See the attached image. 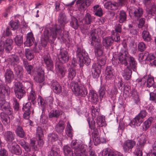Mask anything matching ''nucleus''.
I'll return each instance as SVG.
<instances>
[{
	"mask_svg": "<svg viewBox=\"0 0 156 156\" xmlns=\"http://www.w3.org/2000/svg\"><path fill=\"white\" fill-rule=\"evenodd\" d=\"M89 96L90 100L92 103L96 104L98 101V95L94 90L90 89Z\"/></svg>",
	"mask_w": 156,
	"mask_h": 156,
	"instance_id": "393cba45",
	"label": "nucleus"
},
{
	"mask_svg": "<svg viewBox=\"0 0 156 156\" xmlns=\"http://www.w3.org/2000/svg\"><path fill=\"white\" fill-rule=\"evenodd\" d=\"M37 101L38 103L40 104L42 106V110H44V108L46 106V103L45 101V100H44L40 96H39L38 97Z\"/></svg>",
	"mask_w": 156,
	"mask_h": 156,
	"instance_id": "052dcab7",
	"label": "nucleus"
},
{
	"mask_svg": "<svg viewBox=\"0 0 156 156\" xmlns=\"http://www.w3.org/2000/svg\"><path fill=\"white\" fill-rule=\"evenodd\" d=\"M14 92L17 98L20 99L26 94V91L22 83L18 82L15 83L14 87Z\"/></svg>",
	"mask_w": 156,
	"mask_h": 156,
	"instance_id": "f8f14e48",
	"label": "nucleus"
},
{
	"mask_svg": "<svg viewBox=\"0 0 156 156\" xmlns=\"http://www.w3.org/2000/svg\"><path fill=\"white\" fill-rule=\"evenodd\" d=\"M143 122V120L136 115L132 120H131L129 125L133 128L136 126H139Z\"/></svg>",
	"mask_w": 156,
	"mask_h": 156,
	"instance_id": "b1692460",
	"label": "nucleus"
},
{
	"mask_svg": "<svg viewBox=\"0 0 156 156\" xmlns=\"http://www.w3.org/2000/svg\"><path fill=\"white\" fill-rule=\"evenodd\" d=\"M63 152L65 156H73V153L70 147L67 145L63 147Z\"/></svg>",
	"mask_w": 156,
	"mask_h": 156,
	"instance_id": "79ce46f5",
	"label": "nucleus"
},
{
	"mask_svg": "<svg viewBox=\"0 0 156 156\" xmlns=\"http://www.w3.org/2000/svg\"><path fill=\"white\" fill-rule=\"evenodd\" d=\"M101 35L100 29H93L90 32V37L91 39V44L92 45L94 44L95 52L96 55L99 56H101L103 53V48L101 44L100 40L98 38V36Z\"/></svg>",
	"mask_w": 156,
	"mask_h": 156,
	"instance_id": "20e7f679",
	"label": "nucleus"
},
{
	"mask_svg": "<svg viewBox=\"0 0 156 156\" xmlns=\"http://www.w3.org/2000/svg\"><path fill=\"white\" fill-rule=\"evenodd\" d=\"M25 55L29 60H31L33 59L34 57V51L33 50L29 49H26Z\"/></svg>",
	"mask_w": 156,
	"mask_h": 156,
	"instance_id": "ea45409f",
	"label": "nucleus"
},
{
	"mask_svg": "<svg viewBox=\"0 0 156 156\" xmlns=\"http://www.w3.org/2000/svg\"><path fill=\"white\" fill-rule=\"evenodd\" d=\"M58 21L61 26L55 25L52 28H46L45 29L44 34L41 38V42L43 47H45L48 42L51 44H53L57 37L62 39L63 41H66L68 39V43H70L71 39L69 37L68 32L64 31L63 34H62L61 27H63L67 23L66 16L63 12L59 14Z\"/></svg>",
	"mask_w": 156,
	"mask_h": 156,
	"instance_id": "f257e3e1",
	"label": "nucleus"
},
{
	"mask_svg": "<svg viewBox=\"0 0 156 156\" xmlns=\"http://www.w3.org/2000/svg\"><path fill=\"white\" fill-rule=\"evenodd\" d=\"M118 62L115 63V61L113 60L112 63L113 64L116 65L118 63H120L122 65H124L125 66L127 65V60H129V67L134 72H136L137 70V63L135 60L134 58L133 57L130 56L126 48L124 46L122 48L120 52L118 54Z\"/></svg>",
	"mask_w": 156,
	"mask_h": 156,
	"instance_id": "f03ea898",
	"label": "nucleus"
},
{
	"mask_svg": "<svg viewBox=\"0 0 156 156\" xmlns=\"http://www.w3.org/2000/svg\"><path fill=\"white\" fill-rule=\"evenodd\" d=\"M12 149L15 154L16 155H19L21 154V150L18 144L13 146Z\"/></svg>",
	"mask_w": 156,
	"mask_h": 156,
	"instance_id": "13d9d810",
	"label": "nucleus"
},
{
	"mask_svg": "<svg viewBox=\"0 0 156 156\" xmlns=\"http://www.w3.org/2000/svg\"><path fill=\"white\" fill-rule=\"evenodd\" d=\"M15 133L17 135L21 138L24 136L25 133L22 127L18 126L15 131Z\"/></svg>",
	"mask_w": 156,
	"mask_h": 156,
	"instance_id": "49530a36",
	"label": "nucleus"
},
{
	"mask_svg": "<svg viewBox=\"0 0 156 156\" xmlns=\"http://www.w3.org/2000/svg\"><path fill=\"white\" fill-rule=\"evenodd\" d=\"M8 61L11 65L13 67L17 66L19 62V60L17 55H13L8 58Z\"/></svg>",
	"mask_w": 156,
	"mask_h": 156,
	"instance_id": "2f4dec72",
	"label": "nucleus"
},
{
	"mask_svg": "<svg viewBox=\"0 0 156 156\" xmlns=\"http://www.w3.org/2000/svg\"><path fill=\"white\" fill-rule=\"evenodd\" d=\"M14 68V71H15L16 74L18 76L22 74L23 71V69L22 66L20 65H18V64L16 66L13 67Z\"/></svg>",
	"mask_w": 156,
	"mask_h": 156,
	"instance_id": "603ef678",
	"label": "nucleus"
},
{
	"mask_svg": "<svg viewBox=\"0 0 156 156\" xmlns=\"http://www.w3.org/2000/svg\"><path fill=\"white\" fill-rule=\"evenodd\" d=\"M105 78L107 80H111L115 77V73L113 69L111 66L107 67L105 71Z\"/></svg>",
	"mask_w": 156,
	"mask_h": 156,
	"instance_id": "a211bd4d",
	"label": "nucleus"
},
{
	"mask_svg": "<svg viewBox=\"0 0 156 156\" xmlns=\"http://www.w3.org/2000/svg\"><path fill=\"white\" fill-rule=\"evenodd\" d=\"M94 11L95 15L101 17L103 15L102 10L98 5H95L94 7Z\"/></svg>",
	"mask_w": 156,
	"mask_h": 156,
	"instance_id": "a18cd8bd",
	"label": "nucleus"
},
{
	"mask_svg": "<svg viewBox=\"0 0 156 156\" xmlns=\"http://www.w3.org/2000/svg\"><path fill=\"white\" fill-rule=\"evenodd\" d=\"M131 96L132 99L136 104L138 105L140 104V99L139 96L137 92L135 90H132L131 93Z\"/></svg>",
	"mask_w": 156,
	"mask_h": 156,
	"instance_id": "f704fd0d",
	"label": "nucleus"
},
{
	"mask_svg": "<svg viewBox=\"0 0 156 156\" xmlns=\"http://www.w3.org/2000/svg\"><path fill=\"white\" fill-rule=\"evenodd\" d=\"M31 106V103L30 102L27 103L25 105H24L22 109L24 112L23 115V118L26 119L30 118V108Z\"/></svg>",
	"mask_w": 156,
	"mask_h": 156,
	"instance_id": "6ab92c4d",
	"label": "nucleus"
},
{
	"mask_svg": "<svg viewBox=\"0 0 156 156\" xmlns=\"http://www.w3.org/2000/svg\"><path fill=\"white\" fill-rule=\"evenodd\" d=\"M19 144L23 147L27 152L30 151V147L28 144L26 143L23 139H21L19 141Z\"/></svg>",
	"mask_w": 156,
	"mask_h": 156,
	"instance_id": "c03bdc74",
	"label": "nucleus"
},
{
	"mask_svg": "<svg viewBox=\"0 0 156 156\" xmlns=\"http://www.w3.org/2000/svg\"><path fill=\"white\" fill-rule=\"evenodd\" d=\"M91 0H77L76 4L79 10L84 12L91 3Z\"/></svg>",
	"mask_w": 156,
	"mask_h": 156,
	"instance_id": "4468645a",
	"label": "nucleus"
},
{
	"mask_svg": "<svg viewBox=\"0 0 156 156\" xmlns=\"http://www.w3.org/2000/svg\"><path fill=\"white\" fill-rule=\"evenodd\" d=\"M36 135L38 137H44L43 130L40 127H38L36 129Z\"/></svg>",
	"mask_w": 156,
	"mask_h": 156,
	"instance_id": "e2e57ef3",
	"label": "nucleus"
},
{
	"mask_svg": "<svg viewBox=\"0 0 156 156\" xmlns=\"http://www.w3.org/2000/svg\"><path fill=\"white\" fill-rule=\"evenodd\" d=\"M147 11L148 15H151L156 17V5H153L151 8L147 9Z\"/></svg>",
	"mask_w": 156,
	"mask_h": 156,
	"instance_id": "8fccbe9b",
	"label": "nucleus"
},
{
	"mask_svg": "<svg viewBox=\"0 0 156 156\" xmlns=\"http://www.w3.org/2000/svg\"><path fill=\"white\" fill-rule=\"evenodd\" d=\"M9 93L10 89L8 86L0 85V109L10 115L12 113V109L9 103L4 99L5 96L8 95Z\"/></svg>",
	"mask_w": 156,
	"mask_h": 156,
	"instance_id": "7ed1b4c3",
	"label": "nucleus"
},
{
	"mask_svg": "<svg viewBox=\"0 0 156 156\" xmlns=\"http://www.w3.org/2000/svg\"><path fill=\"white\" fill-rule=\"evenodd\" d=\"M71 147L74 150L73 156H88L87 146L83 144L81 141L73 140L71 144Z\"/></svg>",
	"mask_w": 156,
	"mask_h": 156,
	"instance_id": "39448f33",
	"label": "nucleus"
},
{
	"mask_svg": "<svg viewBox=\"0 0 156 156\" xmlns=\"http://www.w3.org/2000/svg\"><path fill=\"white\" fill-rule=\"evenodd\" d=\"M8 115L4 112H2L0 115L1 120L3 124L6 126H9L10 122L9 118Z\"/></svg>",
	"mask_w": 156,
	"mask_h": 156,
	"instance_id": "473e14b6",
	"label": "nucleus"
},
{
	"mask_svg": "<svg viewBox=\"0 0 156 156\" xmlns=\"http://www.w3.org/2000/svg\"><path fill=\"white\" fill-rule=\"evenodd\" d=\"M68 71V78L69 80H72L76 75L75 69L73 67H71L70 68H69Z\"/></svg>",
	"mask_w": 156,
	"mask_h": 156,
	"instance_id": "09e8293b",
	"label": "nucleus"
},
{
	"mask_svg": "<svg viewBox=\"0 0 156 156\" xmlns=\"http://www.w3.org/2000/svg\"><path fill=\"white\" fill-rule=\"evenodd\" d=\"M12 39L9 38H7L4 42H2L4 44L5 49L7 52H10L12 50Z\"/></svg>",
	"mask_w": 156,
	"mask_h": 156,
	"instance_id": "bb28decb",
	"label": "nucleus"
},
{
	"mask_svg": "<svg viewBox=\"0 0 156 156\" xmlns=\"http://www.w3.org/2000/svg\"><path fill=\"white\" fill-rule=\"evenodd\" d=\"M129 30L130 33L132 35H136L137 34V32L136 30L134 28L132 24H129L128 25Z\"/></svg>",
	"mask_w": 156,
	"mask_h": 156,
	"instance_id": "680f3d73",
	"label": "nucleus"
},
{
	"mask_svg": "<svg viewBox=\"0 0 156 156\" xmlns=\"http://www.w3.org/2000/svg\"><path fill=\"white\" fill-rule=\"evenodd\" d=\"M70 25L75 29L78 28L79 25L77 19L75 17L73 16L71 17V21L70 23Z\"/></svg>",
	"mask_w": 156,
	"mask_h": 156,
	"instance_id": "864d4df0",
	"label": "nucleus"
},
{
	"mask_svg": "<svg viewBox=\"0 0 156 156\" xmlns=\"http://www.w3.org/2000/svg\"><path fill=\"white\" fill-rule=\"evenodd\" d=\"M142 36L143 39L145 41L148 42L150 41L151 39V36L148 31L147 30H144L143 31Z\"/></svg>",
	"mask_w": 156,
	"mask_h": 156,
	"instance_id": "37998d69",
	"label": "nucleus"
},
{
	"mask_svg": "<svg viewBox=\"0 0 156 156\" xmlns=\"http://www.w3.org/2000/svg\"><path fill=\"white\" fill-rule=\"evenodd\" d=\"M97 122L99 126L101 127L106 125L104 117L102 116H99L97 117Z\"/></svg>",
	"mask_w": 156,
	"mask_h": 156,
	"instance_id": "de8ad7c7",
	"label": "nucleus"
},
{
	"mask_svg": "<svg viewBox=\"0 0 156 156\" xmlns=\"http://www.w3.org/2000/svg\"><path fill=\"white\" fill-rule=\"evenodd\" d=\"M44 72L41 69H39L37 73V74L34 76V79L35 81L38 83H41L44 80Z\"/></svg>",
	"mask_w": 156,
	"mask_h": 156,
	"instance_id": "412c9836",
	"label": "nucleus"
},
{
	"mask_svg": "<svg viewBox=\"0 0 156 156\" xmlns=\"http://www.w3.org/2000/svg\"><path fill=\"white\" fill-rule=\"evenodd\" d=\"M146 141V138L145 136H143L140 138L137 144V146L136 147L133 152L135 156H142V150L145 144Z\"/></svg>",
	"mask_w": 156,
	"mask_h": 156,
	"instance_id": "ddd939ff",
	"label": "nucleus"
},
{
	"mask_svg": "<svg viewBox=\"0 0 156 156\" xmlns=\"http://www.w3.org/2000/svg\"><path fill=\"white\" fill-rule=\"evenodd\" d=\"M5 140L7 142H11L14 139L15 134L14 133L10 131H7L4 134Z\"/></svg>",
	"mask_w": 156,
	"mask_h": 156,
	"instance_id": "c85d7f7f",
	"label": "nucleus"
},
{
	"mask_svg": "<svg viewBox=\"0 0 156 156\" xmlns=\"http://www.w3.org/2000/svg\"><path fill=\"white\" fill-rule=\"evenodd\" d=\"M23 64L28 73L30 75H31V71L33 69L32 65H29L27 61L26 60H23Z\"/></svg>",
	"mask_w": 156,
	"mask_h": 156,
	"instance_id": "6e6d98bb",
	"label": "nucleus"
},
{
	"mask_svg": "<svg viewBox=\"0 0 156 156\" xmlns=\"http://www.w3.org/2000/svg\"><path fill=\"white\" fill-rule=\"evenodd\" d=\"M76 55L77 61L80 62V67L83 66V64L88 66L90 63L91 60L89 58L88 54L84 49L78 48L76 52Z\"/></svg>",
	"mask_w": 156,
	"mask_h": 156,
	"instance_id": "1a4fd4ad",
	"label": "nucleus"
},
{
	"mask_svg": "<svg viewBox=\"0 0 156 156\" xmlns=\"http://www.w3.org/2000/svg\"><path fill=\"white\" fill-rule=\"evenodd\" d=\"M118 4L115 2L108 1L105 3L104 6L108 9L115 10L118 7Z\"/></svg>",
	"mask_w": 156,
	"mask_h": 156,
	"instance_id": "5701e85b",
	"label": "nucleus"
},
{
	"mask_svg": "<svg viewBox=\"0 0 156 156\" xmlns=\"http://www.w3.org/2000/svg\"><path fill=\"white\" fill-rule=\"evenodd\" d=\"M66 133L67 136L72 139L73 136V130L69 122H68L66 129Z\"/></svg>",
	"mask_w": 156,
	"mask_h": 156,
	"instance_id": "58836bf2",
	"label": "nucleus"
},
{
	"mask_svg": "<svg viewBox=\"0 0 156 156\" xmlns=\"http://www.w3.org/2000/svg\"><path fill=\"white\" fill-rule=\"evenodd\" d=\"M51 87L53 92L56 94H59L62 91V87L55 80L51 81Z\"/></svg>",
	"mask_w": 156,
	"mask_h": 156,
	"instance_id": "aec40b11",
	"label": "nucleus"
},
{
	"mask_svg": "<svg viewBox=\"0 0 156 156\" xmlns=\"http://www.w3.org/2000/svg\"><path fill=\"white\" fill-rule=\"evenodd\" d=\"M59 61L62 63L67 62L69 58L68 52L66 50H61L58 55Z\"/></svg>",
	"mask_w": 156,
	"mask_h": 156,
	"instance_id": "f3484780",
	"label": "nucleus"
},
{
	"mask_svg": "<svg viewBox=\"0 0 156 156\" xmlns=\"http://www.w3.org/2000/svg\"><path fill=\"white\" fill-rule=\"evenodd\" d=\"M63 112L60 109H56L52 110L49 113V117L50 118H58L61 115Z\"/></svg>",
	"mask_w": 156,
	"mask_h": 156,
	"instance_id": "7c9ffc66",
	"label": "nucleus"
},
{
	"mask_svg": "<svg viewBox=\"0 0 156 156\" xmlns=\"http://www.w3.org/2000/svg\"><path fill=\"white\" fill-rule=\"evenodd\" d=\"M127 10L131 18L135 20H138L143 14V9L139 7L131 6L127 7Z\"/></svg>",
	"mask_w": 156,
	"mask_h": 156,
	"instance_id": "9b49d317",
	"label": "nucleus"
},
{
	"mask_svg": "<svg viewBox=\"0 0 156 156\" xmlns=\"http://www.w3.org/2000/svg\"><path fill=\"white\" fill-rule=\"evenodd\" d=\"M56 71L57 74L58 76L63 77L65 75L66 70L63 67L58 66V67L56 68Z\"/></svg>",
	"mask_w": 156,
	"mask_h": 156,
	"instance_id": "a19ab883",
	"label": "nucleus"
},
{
	"mask_svg": "<svg viewBox=\"0 0 156 156\" xmlns=\"http://www.w3.org/2000/svg\"><path fill=\"white\" fill-rule=\"evenodd\" d=\"M154 121V119L153 118L151 117L149 118L143 123L141 126L142 130L144 132L146 131L149 129Z\"/></svg>",
	"mask_w": 156,
	"mask_h": 156,
	"instance_id": "4be33fe9",
	"label": "nucleus"
},
{
	"mask_svg": "<svg viewBox=\"0 0 156 156\" xmlns=\"http://www.w3.org/2000/svg\"><path fill=\"white\" fill-rule=\"evenodd\" d=\"M135 144L136 142L133 140H125L122 145L124 151L129 153L131 151Z\"/></svg>",
	"mask_w": 156,
	"mask_h": 156,
	"instance_id": "2eb2a0df",
	"label": "nucleus"
},
{
	"mask_svg": "<svg viewBox=\"0 0 156 156\" xmlns=\"http://www.w3.org/2000/svg\"><path fill=\"white\" fill-rule=\"evenodd\" d=\"M72 90L76 96L85 97L88 93L87 89L84 86L78 83L72 81L70 84Z\"/></svg>",
	"mask_w": 156,
	"mask_h": 156,
	"instance_id": "0eeeda50",
	"label": "nucleus"
},
{
	"mask_svg": "<svg viewBox=\"0 0 156 156\" xmlns=\"http://www.w3.org/2000/svg\"><path fill=\"white\" fill-rule=\"evenodd\" d=\"M122 74V76L125 80H128L131 76L132 70L130 68L127 66L126 68L123 71Z\"/></svg>",
	"mask_w": 156,
	"mask_h": 156,
	"instance_id": "c9c22d12",
	"label": "nucleus"
},
{
	"mask_svg": "<svg viewBox=\"0 0 156 156\" xmlns=\"http://www.w3.org/2000/svg\"><path fill=\"white\" fill-rule=\"evenodd\" d=\"M84 23L87 24H90L92 20L91 16L90 14L88 13H87L84 18Z\"/></svg>",
	"mask_w": 156,
	"mask_h": 156,
	"instance_id": "4d7b16f0",
	"label": "nucleus"
},
{
	"mask_svg": "<svg viewBox=\"0 0 156 156\" xmlns=\"http://www.w3.org/2000/svg\"><path fill=\"white\" fill-rule=\"evenodd\" d=\"M16 44L18 46H20L23 43V37L22 35H17L14 38Z\"/></svg>",
	"mask_w": 156,
	"mask_h": 156,
	"instance_id": "3c124183",
	"label": "nucleus"
},
{
	"mask_svg": "<svg viewBox=\"0 0 156 156\" xmlns=\"http://www.w3.org/2000/svg\"><path fill=\"white\" fill-rule=\"evenodd\" d=\"M105 89L104 87L102 86L100 87L99 91L100 99L101 100L105 97Z\"/></svg>",
	"mask_w": 156,
	"mask_h": 156,
	"instance_id": "bf43d9fd",
	"label": "nucleus"
},
{
	"mask_svg": "<svg viewBox=\"0 0 156 156\" xmlns=\"http://www.w3.org/2000/svg\"><path fill=\"white\" fill-rule=\"evenodd\" d=\"M64 128V122L62 121H60L56 125L55 129L58 133L61 134L63 132Z\"/></svg>",
	"mask_w": 156,
	"mask_h": 156,
	"instance_id": "e433bc0d",
	"label": "nucleus"
},
{
	"mask_svg": "<svg viewBox=\"0 0 156 156\" xmlns=\"http://www.w3.org/2000/svg\"><path fill=\"white\" fill-rule=\"evenodd\" d=\"M53 98L52 96H50L45 98V101L46 105L49 106L50 109H52L53 107Z\"/></svg>",
	"mask_w": 156,
	"mask_h": 156,
	"instance_id": "5fc2aeb1",
	"label": "nucleus"
},
{
	"mask_svg": "<svg viewBox=\"0 0 156 156\" xmlns=\"http://www.w3.org/2000/svg\"><path fill=\"white\" fill-rule=\"evenodd\" d=\"M43 59L47 70L48 71L53 72L54 65L49 55L48 54L45 55L43 57Z\"/></svg>",
	"mask_w": 156,
	"mask_h": 156,
	"instance_id": "dca6fc26",
	"label": "nucleus"
},
{
	"mask_svg": "<svg viewBox=\"0 0 156 156\" xmlns=\"http://www.w3.org/2000/svg\"><path fill=\"white\" fill-rule=\"evenodd\" d=\"M26 41L24 43V45L27 47L30 46L34 44V40L32 33H28Z\"/></svg>",
	"mask_w": 156,
	"mask_h": 156,
	"instance_id": "a878e982",
	"label": "nucleus"
},
{
	"mask_svg": "<svg viewBox=\"0 0 156 156\" xmlns=\"http://www.w3.org/2000/svg\"><path fill=\"white\" fill-rule=\"evenodd\" d=\"M147 53V61H151L156 58V53H149L148 52Z\"/></svg>",
	"mask_w": 156,
	"mask_h": 156,
	"instance_id": "0e129e2a",
	"label": "nucleus"
},
{
	"mask_svg": "<svg viewBox=\"0 0 156 156\" xmlns=\"http://www.w3.org/2000/svg\"><path fill=\"white\" fill-rule=\"evenodd\" d=\"M5 76L6 82L10 83L14 79V74L10 69H7L6 70Z\"/></svg>",
	"mask_w": 156,
	"mask_h": 156,
	"instance_id": "cd10ccee",
	"label": "nucleus"
},
{
	"mask_svg": "<svg viewBox=\"0 0 156 156\" xmlns=\"http://www.w3.org/2000/svg\"><path fill=\"white\" fill-rule=\"evenodd\" d=\"M127 15L126 12L124 10L120 11L119 14L118 20L119 23H122L125 22L126 20Z\"/></svg>",
	"mask_w": 156,
	"mask_h": 156,
	"instance_id": "72a5a7b5",
	"label": "nucleus"
},
{
	"mask_svg": "<svg viewBox=\"0 0 156 156\" xmlns=\"http://www.w3.org/2000/svg\"><path fill=\"white\" fill-rule=\"evenodd\" d=\"M10 25L12 30H15L18 28V23L17 22L11 21L10 22Z\"/></svg>",
	"mask_w": 156,
	"mask_h": 156,
	"instance_id": "774afa93",
	"label": "nucleus"
},
{
	"mask_svg": "<svg viewBox=\"0 0 156 156\" xmlns=\"http://www.w3.org/2000/svg\"><path fill=\"white\" fill-rule=\"evenodd\" d=\"M138 48L139 50L140 51H143L146 48V45L143 42H140L138 44Z\"/></svg>",
	"mask_w": 156,
	"mask_h": 156,
	"instance_id": "338daca9",
	"label": "nucleus"
},
{
	"mask_svg": "<svg viewBox=\"0 0 156 156\" xmlns=\"http://www.w3.org/2000/svg\"><path fill=\"white\" fill-rule=\"evenodd\" d=\"M48 142H51L53 144V143L58 139V137L56 133H51L48 135ZM59 151V146L58 144L53 145L48 156H59L58 153L60 152Z\"/></svg>",
	"mask_w": 156,
	"mask_h": 156,
	"instance_id": "9d476101",
	"label": "nucleus"
},
{
	"mask_svg": "<svg viewBox=\"0 0 156 156\" xmlns=\"http://www.w3.org/2000/svg\"><path fill=\"white\" fill-rule=\"evenodd\" d=\"M36 96L35 91L31 89L30 94L28 96V100L32 102L33 104H34L36 102Z\"/></svg>",
	"mask_w": 156,
	"mask_h": 156,
	"instance_id": "4c0bfd02",
	"label": "nucleus"
},
{
	"mask_svg": "<svg viewBox=\"0 0 156 156\" xmlns=\"http://www.w3.org/2000/svg\"><path fill=\"white\" fill-rule=\"evenodd\" d=\"M97 59V62L93 64L91 70L93 76L94 78H97L99 76L101 66L105 64L106 57L102 56L98 57Z\"/></svg>",
	"mask_w": 156,
	"mask_h": 156,
	"instance_id": "6e6552de",
	"label": "nucleus"
},
{
	"mask_svg": "<svg viewBox=\"0 0 156 156\" xmlns=\"http://www.w3.org/2000/svg\"><path fill=\"white\" fill-rule=\"evenodd\" d=\"M89 113L87 112L85 116L87 118V120L88 122L90 128L91 129H93L92 133L93 140L95 145H97L103 142L101 141L102 139L100 138L99 132L97 129L95 128L94 122L92 117H88Z\"/></svg>",
	"mask_w": 156,
	"mask_h": 156,
	"instance_id": "423d86ee",
	"label": "nucleus"
},
{
	"mask_svg": "<svg viewBox=\"0 0 156 156\" xmlns=\"http://www.w3.org/2000/svg\"><path fill=\"white\" fill-rule=\"evenodd\" d=\"M147 85L148 87H151L154 83V79L153 77H149L147 79Z\"/></svg>",
	"mask_w": 156,
	"mask_h": 156,
	"instance_id": "69168bd1",
	"label": "nucleus"
},
{
	"mask_svg": "<svg viewBox=\"0 0 156 156\" xmlns=\"http://www.w3.org/2000/svg\"><path fill=\"white\" fill-rule=\"evenodd\" d=\"M113 42V38L111 37H108L103 38L102 41V43L103 45L107 49L112 45Z\"/></svg>",
	"mask_w": 156,
	"mask_h": 156,
	"instance_id": "c756f323",
	"label": "nucleus"
}]
</instances>
